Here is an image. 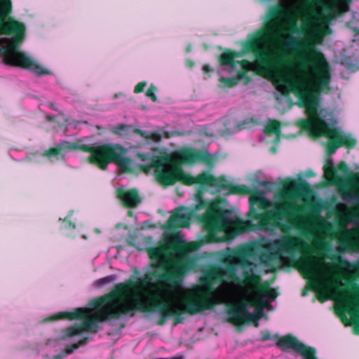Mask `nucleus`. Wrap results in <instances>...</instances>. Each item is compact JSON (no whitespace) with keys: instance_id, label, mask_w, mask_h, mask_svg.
<instances>
[{"instance_id":"nucleus-1","label":"nucleus","mask_w":359,"mask_h":359,"mask_svg":"<svg viewBox=\"0 0 359 359\" xmlns=\"http://www.w3.org/2000/svg\"><path fill=\"white\" fill-rule=\"evenodd\" d=\"M196 201L197 204L191 209L178 207L170 216L168 225L170 228L188 227L191 218L198 217L208 231V239L210 242L219 241L217 233L226 231L231 226L240 233L278 228L286 233L292 229L299 228V216L304 212L302 207L286 202L276 203L273 208L268 210L272 203L260 191H255L250 195L249 220L231 219L228 210L222 208L217 201L203 199L201 191L196 194Z\"/></svg>"},{"instance_id":"nucleus-7","label":"nucleus","mask_w":359,"mask_h":359,"mask_svg":"<svg viewBox=\"0 0 359 359\" xmlns=\"http://www.w3.org/2000/svg\"><path fill=\"white\" fill-rule=\"evenodd\" d=\"M199 247L197 242L186 243L179 238L170 241L168 248L176 254V257L171 262L172 269H165L158 275V280L166 284L170 289L178 287L184 276L196 268L198 257L189 254L197 251Z\"/></svg>"},{"instance_id":"nucleus-44","label":"nucleus","mask_w":359,"mask_h":359,"mask_svg":"<svg viewBox=\"0 0 359 359\" xmlns=\"http://www.w3.org/2000/svg\"><path fill=\"white\" fill-rule=\"evenodd\" d=\"M287 196H289V194L285 191H281L276 194V197L279 198L281 200L285 199Z\"/></svg>"},{"instance_id":"nucleus-11","label":"nucleus","mask_w":359,"mask_h":359,"mask_svg":"<svg viewBox=\"0 0 359 359\" xmlns=\"http://www.w3.org/2000/svg\"><path fill=\"white\" fill-rule=\"evenodd\" d=\"M255 304L254 300H247L229 305L226 308L228 322L236 325H240L245 322H257L264 314L262 309H256L255 313H250L248 311V306Z\"/></svg>"},{"instance_id":"nucleus-29","label":"nucleus","mask_w":359,"mask_h":359,"mask_svg":"<svg viewBox=\"0 0 359 359\" xmlns=\"http://www.w3.org/2000/svg\"><path fill=\"white\" fill-rule=\"evenodd\" d=\"M265 133L279 135L280 133V123L277 121H271L265 128Z\"/></svg>"},{"instance_id":"nucleus-10","label":"nucleus","mask_w":359,"mask_h":359,"mask_svg":"<svg viewBox=\"0 0 359 359\" xmlns=\"http://www.w3.org/2000/svg\"><path fill=\"white\" fill-rule=\"evenodd\" d=\"M291 69H241L237 72L236 76L223 77L219 79V87L222 89L230 88L236 86L239 82L243 84H248L251 78L248 76V71H254L255 74L261 75L270 81L276 89L282 95V92L278 89L280 86L279 82L280 78L285 77L289 75L301 72L300 70H290Z\"/></svg>"},{"instance_id":"nucleus-38","label":"nucleus","mask_w":359,"mask_h":359,"mask_svg":"<svg viewBox=\"0 0 359 359\" xmlns=\"http://www.w3.org/2000/svg\"><path fill=\"white\" fill-rule=\"evenodd\" d=\"M271 338V334L270 332L267 330H263L261 332V341H265Z\"/></svg>"},{"instance_id":"nucleus-41","label":"nucleus","mask_w":359,"mask_h":359,"mask_svg":"<svg viewBox=\"0 0 359 359\" xmlns=\"http://www.w3.org/2000/svg\"><path fill=\"white\" fill-rule=\"evenodd\" d=\"M132 133H135V134L140 135L141 137L146 139L147 133L146 131L142 130L139 128H132L131 134Z\"/></svg>"},{"instance_id":"nucleus-42","label":"nucleus","mask_w":359,"mask_h":359,"mask_svg":"<svg viewBox=\"0 0 359 359\" xmlns=\"http://www.w3.org/2000/svg\"><path fill=\"white\" fill-rule=\"evenodd\" d=\"M137 156L142 161H151V158L152 156H154L153 155H151L149 153V154H138Z\"/></svg>"},{"instance_id":"nucleus-4","label":"nucleus","mask_w":359,"mask_h":359,"mask_svg":"<svg viewBox=\"0 0 359 359\" xmlns=\"http://www.w3.org/2000/svg\"><path fill=\"white\" fill-rule=\"evenodd\" d=\"M73 150H80L90 152L88 162L97 166L102 170L107 168L109 163L117 165L123 172H133V161L126 156L128 149L119 144L107 143L99 146H93L77 142H71L66 140L60 141L56 146L46 150L42 156L51 160L55 158L64 161L67 152Z\"/></svg>"},{"instance_id":"nucleus-25","label":"nucleus","mask_w":359,"mask_h":359,"mask_svg":"<svg viewBox=\"0 0 359 359\" xmlns=\"http://www.w3.org/2000/svg\"><path fill=\"white\" fill-rule=\"evenodd\" d=\"M111 131L112 133L116 134L121 137H128L131 135L132 126H128L126 124H118L114 126Z\"/></svg>"},{"instance_id":"nucleus-26","label":"nucleus","mask_w":359,"mask_h":359,"mask_svg":"<svg viewBox=\"0 0 359 359\" xmlns=\"http://www.w3.org/2000/svg\"><path fill=\"white\" fill-rule=\"evenodd\" d=\"M295 245V239L292 237H286L279 242V249L281 251L292 250Z\"/></svg>"},{"instance_id":"nucleus-22","label":"nucleus","mask_w":359,"mask_h":359,"mask_svg":"<svg viewBox=\"0 0 359 359\" xmlns=\"http://www.w3.org/2000/svg\"><path fill=\"white\" fill-rule=\"evenodd\" d=\"M299 266L304 278H310L314 275L312 259L309 257L301 259L299 262Z\"/></svg>"},{"instance_id":"nucleus-55","label":"nucleus","mask_w":359,"mask_h":359,"mask_svg":"<svg viewBox=\"0 0 359 359\" xmlns=\"http://www.w3.org/2000/svg\"><path fill=\"white\" fill-rule=\"evenodd\" d=\"M350 70H351V72H355L356 70H358V69H355V68H353V69H349Z\"/></svg>"},{"instance_id":"nucleus-36","label":"nucleus","mask_w":359,"mask_h":359,"mask_svg":"<svg viewBox=\"0 0 359 359\" xmlns=\"http://www.w3.org/2000/svg\"><path fill=\"white\" fill-rule=\"evenodd\" d=\"M318 283L316 281H311V282H309L307 283V287L306 288H304L303 290H302V296H306L307 294V290L308 289H312V290H314L318 286Z\"/></svg>"},{"instance_id":"nucleus-39","label":"nucleus","mask_w":359,"mask_h":359,"mask_svg":"<svg viewBox=\"0 0 359 359\" xmlns=\"http://www.w3.org/2000/svg\"><path fill=\"white\" fill-rule=\"evenodd\" d=\"M46 105H47V107H49L50 109H53V110H54V111H57V112H58V114H59V115H60V116H63V113H62V111H60V110L57 109V107L55 106V104L54 102H50V101L47 102Z\"/></svg>"},{"instance_id":"nucleus-9","label":"nucleus","mask_w":359,"mask_h":359,"mask_svg":"<svg viewBox=\"0 0 359 359\" xmlns=\"http://www.w3.org/2000/svg\"><path fill=\"white\" fill-rule=\"evenodd\" d=\"M254 255V247L245 245L237 248L229 257L236 259L237 264L243 268L242 276L245 283L255 289L259 302H262L261 297H262L274 299L276 297V294L270 287L271 281L267 280L262 283V277L255 272L256 264L248 259L249 257H252Z\"/></svg>"},{"instance_id":"nucleus-20","label":"nucleus","mask_w":359,"mask_h":359,"mask_svg":"<svg viewBox=\"0 0 359 359\" xmlns=\"http://www.w3.org/2000/svg\"><path fill=\"white\" fill-rule=\"evenodd\" d=\"M88 337H83L79 340L76 343L67 345L65 350L62 351L60 353L55 355L52 359H63L67 355L72 354L76 349L81 346H84L88 342Z\"/></svg>"},{"instance_id":"nucleus-14","label":"nucleus","mask_w":359,"mask_h":359,"mask_svg":"<svg viewBox=\"0 0 359 359\" xmlns=\"http://www.w3.org/2000/svg\"><path fill=\"white\" fill-rule=\"evenodd\" d=\"M178 163L177 167L175 170L176 182H180L182 184L187 186H191L194 184H210L212 177L208 175V172L203 171L197 177H193L190 174L184 172L181 165Z\"/></svg>"},{"instance_id":"nucleus-15","label":"nucleus","mask_w":359,"mask_h":359,"mask_svg":"<svg viewBox=\"0 0 359 359\" xmlns=\"http://www.w3.org/2000/svg\"><path fill=\"white\" fill-rule=\"evenodd\" d=\"M208 175L212 177V179H211L210 184H204V185L216 187L219 189H228V194H246L250 193V189L245 185L239 186L229 183L224 176L216 178L209 172Z\"/></svg>"},{"instance_id":"nucleus-47","label":"nucleus","mask_w":359,"mask_h":359,"mask_svg":"<svg viewBox=\"0 0 359 359\" xmlns=\"http://www.w3.org/2000/svg\"><path fill=\"white\" fill-rule=\"evenodd\" d=\"M46 118H47V120H48V121H50V122H53V121H55V117L54 116H53V115H47V116H46Z\"/></svg>"},{"instance_id":"nucleus-6","label":"nucleus","mask_w":359,"mask_h":359,"mask_svg":"<svg viewBox=\"0 0 359 359\" xmlns=\"http://www.w3.org/2000/svg\"><path fill=\"white\" fill-rule=\"evenodd\" d=\"M215 303L209 300L201 299L195 301L186 298L178 304L174 301H163L162 297L155 296L149 304H146L142 300V304L139 305V311L142 312L154 311L160 314L157 321L158 325H163L166 321L174 316L173 325L183 323L182 316L184 313L196 315L206 310H211L215 307Z\"/></svg>"},{"instance_id":"nucleus-30","label":"nucleus","mask_w":359,"mask_h":359,"mask_svg":"<svg viewBox=\"0 0 359 359\" xmlns=\"http://www.w3.org/2000/svg\"><path fill=\"white\" fill-rule=\"evenodd\" d=\"M158 156H152L151 158V162L148 165H140V169L145 173H149L152 168L156 169V165H154V163L157 160Z\"/></svg>"},{"instance_id":"nucleus-57","label":"nucleus","mask_w":359,"mask_h":359,"mask_svg":"<svg viewBox=\"0 0 359 359\" xmlns=\"http://www.w3.org/2000/svg\"><path fill=\"white\" fill-rule=\"evenodd\" d=\"M203 67L208 68V67H208V65H205V66H203Z\"/></svg>"},{"instance_id":"nucleus-5","label":"nucleus","mask_w":359,"mask_h":359,"mask_svg":"<svg viewBox=\"0 0 359 359\" xmlns=\"http://www.w3.org/2000/svg\"><path fill=\"white\" fill-rule=\"evenodd\" d=\"M11 10L10 0H0V62L17 67H41L37 60L15 50L17 40H21L25 31L22 24L5 20Z\"/></svg>"},{"instance_id":"nucleus-17","label":"nucleus","mask_w":359,"mask_h":359,"mask_svg":"<svg viewBox=\"0 0 359 359\" xmlns=\"http://www.w3.org/2000/svg\"><path fill=\"white\" fill-rule=\"evenodd\" d=\"M330 130L334 135L333 137L340 144V147H345L348 149H351L355 147L357 141L351 135L344 134L336 127L330 126Z\"/></svg>"},{"instance_id":"nucleus-50","label":"nucleus","mask_w":359,"mask_h":359,"mask_svg":"<svg viewBox=\"0 0 359 359\" xmlns=\"http://www.w3.org/2000/svg\"><path fill=\"white\" fill-rule=\"evenodd\" d=\"M111 276H107V277L104 278L102 280L105 283H108L111 280Z\"/></svg>"},{"instance_id":"nucleus-35","label":"nucleus","mask_w":359,"mask_h":359,"mask_svg":"<svg viewBox=\"0 0 359 359\" xmlns=\"http://www.w3.org/2000/svg\"><path fill=\"white\" fill-rule=\"evenodd\" d=\"M156 90V88L154 86L151 85L146 92V95L148 97L151 98V100L154 102H156L157 100V97L155 95V91Z\"/></svg>"},{"instance_id":"nucleus-8","label":"nucleus","mask_w":359,"mask_h":359,"mask_svg":"<svg viewBox=\"0 0 359 359\" xmlns=\"http://www.w3.org/2000/svg\"><path fill=\"white\" fill-rule=\"evenodd\" d=\"M211 161L210 155L206 151L184 148L176 153L172 158L168 156H158L154 163V165H156L155 177L159 184L167 187L176 183L175 170L178 163L203 162L210 163Z\"/></svg>"},{"instance_id":"nucleus-46","label":"nucleus","mask_w":359,"mask_h":359,"mask_svg":"<svg viewBox=\"0 0 359 359\" xmlns=\"http://www.w3.org/2000/svg\"><path fill=\"white\" fill-rule=\"evenodd\" d=\"M315 175H316V174L311 170H308L306 172V176L307 177H314Z\"/></svg>"},{"instance_id":"nucleus-16","label":"nucleus","mask_w":359,"mask_h":359,"mask_svg":"<svg viewBox=\"0 0 359 359\" xmlns=\"http://www.w3.org/2000/svg\"><path fill=\"white\" fill-rule=\"evenodd\" d=\"M117 196L121 200L123 205L128 208H135L141 203V198L136 189L127 191L119 189L117 191Z\"/></svg>"},{"instance_id":"nucleus-49","label":"nucleus","mask_w":359,"mask_h":359,"mask_svg":"<svg viewBox=\"0 0 359 359\" xmlns=\"http://www.w3.org/2000/svg\"><path fill=\"white\" fill-rule=\"evenodd\" d=\"M262 184H263L264 186H265L266 187L270 188V187H269V186H270V185H271V184H272V183H271V182H267V181H264V182H262Z\"/></svg>"},{"instance_id":"nucleus-2","label":"nucleus","mask_w":359,"mask_h":359,"mask_svg":"<svg viewBox=\"0 0 359 359\" xmlns=\"http://www.w3.org/2000/svg\"><path fill=\"white\" fill-rule=\"evenodd\" d=\"M302 72L280 78L279 90L293 105L290 97L292 93L297 99V105L305 108L308 118H300L296 126L306 131L311 137L323 136L328 139L326 149L328 155L334 154L340 144L330 132V126L318 113L322 94H328L331 90L332 69H298Z\"/></svg>"},{"instance_id":"nucleus-27","label":"nucleus","mask_w":359,"mask_h":359,"mask_svg":"<svg viewBox=\"0 0 359 359\" xmlns=\"http://www.w3.org/2000/svg\"><path fill=\"white\" fill-rule=\"evenodd\" d=\"M325 175L327 178L337 180V169L335 168L332 162H328L323 167Z\"/></svg>"},{"instance_id":"nucleus-48","label":"nucleus","mask_w":359,"mask_h":359,"mask_svg":"<svg viewBox=\"0 0 359 359\" xmlns=\"http://www.w3.org/2000/svg\"><path fill=\"white\" fill-rule=\"evenodd\" d=\"M323 249L325 251H328L330 249V245L327 243H325L323 245Z\"/></svg>"},{"instance_id":"nucleus-59","label":"nucleus","mask_w":359,"mask_h":359,"mask_svg":"<svg viewBox=\"0 0 359 359\" xmlns=\"http://www.w3.org/2000/svg\"><path fill=\"white\" fill-rule=\"evenodd\" d=\"M354 66H358V64H355ZM358 66H359V64H358Z\"/></svg>"},{"instance_id":"nucleus-12","label":"nucleus","mask_w":359,"mask_h":359,"mask_svg":"<svg viewBox=\"0 0 359 359\" xmlns=\"http://www.w3.org/2000/svg\"><path fill=\"white\" fill-rule=\"evenodd\" d=\"M208 271L205 273L204 277L201 279L203 283L202 287L196 290V294L187 297L189 299H194L195 301L205 299L209 300L213 303H215V306L222 303V297L217 294V289L212 285V283H222V281H217L216 279L210 280L207 279Z\"/></svg>"},{"instance_id":"nucleus-18","label":"nucleus","mask_w":359,"mask_h":359,"mask_svg":"<svg viewBox=\"0 0 359 359\" xmlns=\"http://www.w3.org/2000/svg\"><path fill=\"white\" fill-rule=\"evenodd\" d=\"M279 348L292 349L302 356V359H318L316 356V349L312 346H278Z\"/></svg>"},{"instance_id":"nucleus-52","label":"nucleus","mask_w":359,"mask_h":359,"mask_svg":"<svg viewBox=\"0 0 359 359\" xmlns=\"http://www.w3.org/2000/svg\"><path fill=\"white\" fill-rule=\"evenodd\" d=\"M128 216H129V217H132V216H133V211H131V210H128Z\"/></svg>"},{"instance_id":"nucleus-53","label":"nucleus","mask_w":359,"mask_h":359,"mask_svg":"<svg viewBox=\"0 0 359 359\" xmlns=\"http://www.w3.org/2000/svg\"><path fill=\"white\" fill-rule=\"evenodd\" d=\"M164 135H165L167 138H169V137H170V136H171V135L169 134V133H168V132H165V133H164Z\"/></svg>"},{"instance_id":"nucleus-51","label":"nucleus","mask_w":359,"mask_h":359,"mask_svg":"<svg viewBox=\"0 0 359 359\" xmlns=\"http://www.w3.org/2000/svg\"><path fill=\"white\" fill-rule=\"evenodd\" d=\"M204 70V74H208L209 73L212 69H208V68H205V69H203Z\"/></svg>"},{"instance_id":"nucleus-58","label":"nucleus","mask_w":359,"mask_h":359,"mask_svg":"<svg viewBox=\"0 0 359 359\" xmlns=\"http://www.w3.org/2000/svg\"><path fill=\"white\" fill-rule=\"evenodd\" d=\"M273 152H275V151H276V149H275V148H273Z\"/></svg>"},{"instance_id":"nucleus-40","label":"nucleus","mask_w":359,"mask_h":359,"mask_svg":"<svg viewBox=\"0 0 359 359\" xmlns=\"http://www.w3.org/2000/svg\"><path fill=\"white\" fill-rule=\"evenodd\" d=\"M337 169L344 172H347L348 170V167L344 161H341L338 163Z\"/></svg>"},{"instance_id":"nucleus-13","label":"nucleus","mask_w":359,"mask_h":359,"mask_svg":"<svg viewBox=\"0 0 359 359\" xmlns=\"http://www.w3.org/2000/svg\"><path fill=\"white\" fill-rule=\"evenodd\" d=\"M236 272L237 264L235 262L226 260L225 268L215 266L208 271L207 279H209L210 281L216 279L217 281L222 282L224 278L226 276L227 280L231 283H240L241 280L237 276Z\"/></svg>"},{"instance_id":"nucleus-19","label":"nucleus","mask_w":359,"mask_h":359,"mask_svg":"<svg viewBox=\"0 0 359 359\" xmlns=\"http://www.w3.org/2000/svg\"><path fill=\"white\" fill-rule=\"evenodd\" d=\"M340 251H355L358 249L357 243L350 233H346L338 241Z\"/></svg>"},{"instance_id":"nucleus-33","label":"nucleus","mask_w":359,"mask_h":359,"mask_svg":"<svg viewBox=\"0 0 359 359\" xmlns=\"http://www.w3.org/2000/svg\"><path fill=\"white\" fill-rule=\"evenodd\" d=\"M147 140H151L156 142H159L161 141L162 135L158 131L153 132L150 134L147 133Z\"/></svg>"},{"instance_id":"nucleus-21","label":"nucleus","mask_w":359,"mask_h":359,"mask_svg":"<svg viewBox=\"0 0 359 359\" xmlns=\"http://www.w3.org/2000/svg\"><path fill=\"white\" fill-rule=\"evenodd\" d=\"M349 0H327V4L333 14H341L349 10Z\"/></svg>"},{"instance_id":"nucleus-37","label":"nucleus","mask_w":359,"mask_h":359,"mask_svg":"<svg viewBox=\"0 0 359 359\" xmlns=\"http://www.w3.org/2000/svg\"><path fill=\"white\" fill-rule=\"evenodd\" d=\"M146 86H147V82L146 81L140 82L135 87L134 93H142L144 90V89L146 87Z\"/></svg>"},{"instance_id":"nucleus-23","label":"nucleus","mask_w":359,"mask_h":359,"mask_svg":"<svg viewBox=\"0 0 359 359\" xmlns=\"http://www.w3.org/2000/svg\"><path fill=\"white\" fill-rule=\"evenodd\" d=\"M283 187L285 189L289 191H304L309 188V185L304 181L297 182L291 179H287L285 182Z\"/></svg>"},{"instance_id":"nucleus-60","label":"nucleus","mask_w":359,"mask_h":359,"mask_svg":"<svg viewBox=\"0 0 359 359\" xmlns=\"http://www.w3.org/2000/svg\"><path fill=\"white\" fill-rule=\"evenodd\" d=\"M358 269L359 270V265H358Z\"/></svg>"},{"instance_id":"nucleus-56","label":"nucleus","mask_w":359,"mask_h":359,"mask_svg":"<svg viewBox=\"0 0 359 359\" xmlns=\"http://www.w3.org/2000/svg\"><path fill=\"white\" fill-rule=\"evenodd\" d=\"M151 275L153 276H157V273L156 271H154V272L151 273Z\"/></svg>"},{"instance_id":"nucleus-31","label":"nucleus","mask_w":359,"mask_h":359,"mask_svg":"<svg viewBox=\"0 0 359 359\" xmlns=\"http://www.w3.org/2000/svg\"><path fill=\"white\" fill-rule=\"evenodd\" d=\"M29 70L32 74L35 76H41L46 74H51V72L49 70V69H27Z\"/></svg>"},{"instance_id":"nucleus-28","label":"nucleus","mask_w":359,"mask_h":359,"mask_svg":"<svg viewBox=\"0 0 359 359\" xmlns=\"http://www.w3.org/2000/svg\"><path fill=\"white\" fill-rule=\"evenodd\" d=\"M275 257V254L270 250H263L259 255V261L262 264H270Z\"/></svg>"},{"instance_id":"nucleus-43","label":"nucleus","mask_w":359,"mask_h":359,"mask_svg":"<svg viewBox=\"0 0 359 359\" xmlns=\"http://www.w3.org/2000/svg\"><path fill=\"white\" fill-rule=\"evenodd\" d=\"M351 182L354 185H359V173L355 174L351 177Z\"/></svg>"},{"instance_id":"nucleus-32","label":"nucleus","mask_w":359,"mask_h":359,"mask_svg":"<svg viewBox=\"0 0 359 359\" xmlns=\"http://www.w3.org/2000/svg\"><path fill=\"white\" fill-rule=\"evenodd\" d=\"M341 196L344 199H358L359 200L358 194H353L348 189L341 190Z\"/></svg>"},{"instance_id":"nucleus-24","label":"nucleus","mask_w":359,"mask_h":359,"mask_svg":"<svg viewBox=\"0 0 359 359\" xmlns=\"http://www.w3.org/2000/svg\"><path fill=\"white\" fill-rule=\"evenodd\" d=\"M147 252L151 261L159 262L164 257L165 249L163 247H149Z\"/></svg>"},{"instance_id":"nucleus-3","label":"nucleus","mask_w":359,"mask_h":359,"mask_svg":"<svg viewBox=\"0 0 359 359\" xmlns=\"http://www.w3.org/2000/svg\"><path fill=\"white\" fill-rule=\"evenodd\" d=\"M147 282L148 280L144 279L137 281L129 279L116 284L114 290L92 301L91 306L94 308L92 316H89L86 309L78 308L73 312H60L46 318L45 321L81 319V323L62 330L63 339L80 335L83 332L95 334L100 329L98 323L109 319H117L126 314H129L130 317L134 316L135 311H139V305L142 304L140 294L145 288Z\"/></svg>"},{"instance_id":"nucleus-45","label":"nucleus","mask_w":359,"mask_h":359,"mask_svg":"<svg viewBox=\"0 0 359 359\" xmlns=\"http://www.w3.org/2000/svg\"><path fill=\"white\" fill-rule=\"evenodd\" d=\"M318 298L321 303L325 302L327 299V297L325 294H319Z\"/></svg>"},{"instance_id":"nucleus-34","label":"nucleus","mask_w":359,"mask_h":359,"mask_svg":"<svg viewBox=\"0 0 359 359\" xmlns=\"http://www.w3.org/2000/svg\"><path fill=\"white\" fill-rule=\"evenodd\" d=\"M73 214V210H71L69 212V215L63 219V222L65 223V226L67 229H75L76 224L74 223H72L70 220V218Z\"/></svg>"},{"instance_id":"nucleus-54","label":"nucleus","mask_w":359,"mask_h":359,"mask_svg":"<svg viewBox=\"0 0 359 359\" xmlns=\"http://www.w3.org/2000/svg\"><path fill=\"white\" fill-rule=\"evenodd\" d=\"M327 267H329V268H333V267H334V264H332V263H329V264H327Z\"/></svg>"}]
</instances>
